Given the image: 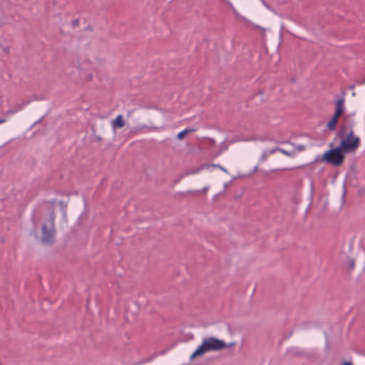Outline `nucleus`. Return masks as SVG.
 I'll return each instance as SVG.
<instances>
[{
  "label": "nucleus",
  "instance_id": "7c9ffc66",
  "mask_svg": "<svg viewBox=\"0 0 365 365\" xmlns=\"http://www.w3.org/2000/svg\"><path fill=\"white\" fill-rule=\"evenodd\" d=\"M262 1L264 5H265L267 8H269L268 5L267 4V3L264 0H262Z\"/></svg>",
  "mask_w": 365,
  "mask_h": 365
},
{
  "label": "nucleus",
  "instance_id": "4468645a",
  "mask_svg": "<svg viewBox=\"0 0 365 365\" xmlns=\"http://www.w3.org/2000/svg\"><path fill=\"white\" fill-rule=\"evenodd\" d=\"M224 1H225V2H227V3L230 5V6L231 7V9H232V11H233V13H234L236 16H238L240 19H242L243 21H247V19H246L244 16H240V15L237 13V11H236V9L234 8V6H232V4L229 1H227V0H225Z\"/></svg>",
  "mask_w": 365,
  "mask_h": 365
},
{
  "label": "nucleus",
  "instance_id": "c9c22d12",
  "mask_svg": "<svg viewBox=\"0 0 365 365\" xmlns=\"http://www.w3.org/2000/svg\"><path fill=\"white\" fill-rule=\"evenodd\" d=\"M226 187H227V184L225 185V189L226 188Z\"/></svg>",
  "mask_w": 365,
  "mask_h": 365
},
{
  "label": "nucleus",
  "instance_id": "5701e85b",
  "mask_svg": "<svg viewBox=\"0 0 365 365\" xmlns=\"http://www.w3.org/2000/svg\"><path fill=\"white\" fill-rule=\"evenodd\" d=\"M342 114L340 113H337V112H335L334 111V113L332 116V119H334V120H336L338 121L339 118H340V116Z\"/></svg>",
  "mask_w": 365,
  "mask_h": 365
},
{
  "label": "nucleus",
  "instance_id": "c756f323",
  "mask_svg": "<svg viewBox=\"0 0 365 365\" xmlns=\"http://www.w3.org/2000/svg\"><path fill=\"white\" fill-rule=\"evenodd\" d=\"M4 51L5 53H9V48H8V47L4 48Z\"/></svg>",
  "mask_w": 365,
  "mask_h": 365
},
{
  "label": "nucleus",
  "instance_id": "a211bd4d",
  "mask_svg": "<svg viewBox=\"0 0 365 365\" xmlns=\"http://www.w3.org/2000/svg\"><path fill=\"white\" fill-rule=\"evenodd\" d=\"M306 148L305 145H297L295 146V150L298 152L303 151Z\"/></svg>",
  "mask_w": 365,
  "mask_h": 365
},
{
  "label": "nucleus",
  "instance_id": "bb28decb",
  "mask_svg": "<svg viewBox=\"0 0 365 365\" xmlns=\"http://www.w3.org/2000/svg\"><path fill=\"white\" fill-rule=\"evenodd\" d=\"M208 190H209V187H205L201 190H199V191H200V192L206 193Z\"/></svg>",
  "mask_w": 365,
  "mask_h": 365
},
{
  "label": "nucleus",
  "instance_id": "20e7f679",
  "mask_svg": "<svg viewBox=\"0 0 365 365\" xmlns=\"http://www.w3.org/2000/svg\"><path fill=\"white\" fill-rule=\"evenodd\" d=\"M49 225L43 224L41 227V241L46 245H52L55 242L56 230L54 221H49Z\"/></svg>",
  "mask_w": 365,
  "mask_h": 365
},
{
  "label": "nucleus",
  "instance_id": "2f4dec72",
  "mask_svg": "<svg viewBox=\"0 0 365 365\" xmlns=\"http://www.w3.org/2000/svg\"><path fill=\"white\" fill-rule=\"evenodd\" d=\"M5 121H6V120H5V119L1 118V123H4V122H5Z\"/></svg>",
  "mask_w": 365,
  "mask_h": 365
},
{
  "label": "nucleus",
  "instance_id": "39448f33",
  "mask_svg": "<svg viewBox=\"0 0 365 365\" xmlns=\"http://www.w3.org/2000/svg\"><path fill=\"white\" fill-rule=\"evenodd\" d=\"M354 125L355 123L354 120L352 119V116L351 114L344 115L337 133V136L342 138L346 134L351 133V131L354 132Z\"/></svg>",
  "mask_w": 365,
  "mask_h": 365
},
{
  "label": "nucleus",
  "instance_id": "2eb2a0df",
  "mask_svg": "<svg viewBox=\"0 0 365 365\" xmlns=\"http://www.w3.org/2000/svg\"><path fill=\"white\" fill-rule=\"evenodd\" d=\"M81 76L82 78H85L88 81H91L93 80V73H92L86 74L83 71H81Z\"/></svg>",
  "mask_w": 365,
  "mask_h": 365
},
{
  "label": "nucleus",
  "instance_id": "393cba45",
  "mask_svg": "<svg viewBox=\"0 0 365 365\" xmlns=\"http://www.w3.org/2000/svg\"><path fill=\"white\" fill-rule=\"evenodd\" d=\"M354 265H355L354 260V259H350V260L349 261V269H354Z\"/></svg>",
  "mask_w": 365,
  "mask_h": 365
},
{
  "label": "nucleus",
  "instance_id": "473e14b6",
  "mask_svg": "<svg viewBox=\"0 0 365 365\" xmlns=\"http://www.w3.org/2000/svg\"><path fill=\"white\" fill-rule=\"evenodd\" d=\"M40 121H41V119H40V120H37V121L34 123V125H36V124L38 123Z\"/></svg>",
  "mask_w": 365,
  "mask_h": 365
},
{
  "label": "nucleus",
  "instance_id": "4be33fe9",
  "mask_svg": "<svg viewBox=\"0 0 365 365\" xmlns=\"http://www.w3.org/2000/svg\"><path fill=\"white\" fill-rule=\"evenodd\" d=\"M200 168H197V169H195V170H191L188 172H187L185 175H191V174H195V173H197L200 171Z\"/></svg>",
  "mask_w": 365,
  "mask_h": 365
},
{
  "label": "nucleus",
  "instance_id": "b1692460",
  "mask_svg": "<svg viewBox=\"0 0 365 365\" xmlns=\"http://www.w3.org/2000/svg\"><path fill=\"white\" fill-rule=\"evenodd\" d=\"M140 129H147L148 130H153L157 129L155 127L149 128V127L146 126L145 125L140 126Z\"/></svg>",
  "mask_w": 365,
  "mask_h": 365
},
{
  "label": "nucleus",
  "instance_id": "6e6552de",
  "mask_svg": "<svg viewBox=\"0 0 365 365\" xmlns=\"http://www.w3.org/2000/svg\"><path fill=\"white\" fill-rule=\"evenodd\" d=\"M49 205V221H55L56 214H55V207H56V200L48 202Z\"/></svg>",
  "mask_w": 365,
  "mask_h": 365
},
{
  "label": "nucleus",
  "instance_id": "0eeeda50",
  "mask_svg": "<svg viewBox=\"0 0 365 365\" xmlns=\"http://www.w3.org/2000/svg\"><path fill=\"white\" fill-rule=\"evenodd\" d=\"M344 98H338L335 101V112L340 113L341 114L344 112Z\"/></svg>",
  "mask_w": 365,
  "mask_h": 365
},
{
  "label": "nucleus",
  "instance_id": "c85d7f7f",
  "mask_svg": "<svg viewBox=\"0 0 365 365\" xmlns=\"http://www.w3.org/2000/svg\"><path fill=\"white\" fill-rule=\"evenodd\" d=\"M86 31H93V28H92V26H91L89 25V26H88L86 28Z\"/></svg>",
  "mask_w": 365,
  "mask_h": 365
},
{
  "label": "nucleus",
  "instance_id": "cd10ccee",
  "mask_svg": "<svg viewBox=\"0 0 365 365\" xmlns=\"http://www.w3.org/2000/svg\"><path fill=\"white\" fill-rule=\"evenodd\" d=\"M341 365H353L352 363L349 361H343Z\"/></svg>",
  "mask_w": 365,
  "mask_h": 365
},
{
  "label": "nucleus",
  "instance_id": "f03ea898",
  "mask_svg": "<svg viewBox=\"0 0 365 365\" xmlns=\"http://www.w3.org/2000/svg\"><path fill=\"white\" fill-rule=\"evenodd\" d=\"M344 152L337 146L332 148L326 151L322 157L324 162L334 165V167H339L345 159Z\"/></svg>",
  "mask_w": 365,
  "mask_h": 365
},
{
  "label": "nucleus",
  "instance_id": "412c9836",
  "mask_svg": "<svg viewBox=\"0 0 365 365\" xmlns=\"http://www.w3.org/2000/svg\"><path fill=\"white\" fill-rule=\"evenodd\" d=\"M79 19H76L72 21L71 24L73 28H76L79 26Z\"/></svg>",
  "mask_w": 365,
  "mask_h": 365
},
{
  "label": "nucleus",
  "instance_id": "f257e3e1",
  "mask_svg": "<svg viewBox=\"0 0 365 365\" xmlns=\"http://www.w3.org/2000/svg\"><path fill=\"white\" fill-rule=\"evenodd\" d=\"M235 343L226 344L223 340L217 339L214 336L205 338L202 343L197 348L190 357V360L203 356L208 351H220L225 348L232 346Z\"/></svg>",
  "mask_w": 365,
  "mask_h": 365
},
{
  "label": "nucleus",
  "instance_id": "1a4fd4ad",
  "mask_svg": "<svg viewBox=\"0 0 365 365\" xmlns=\"http://www.w3.org/2000/svg\"><path fill=\"white\" fill-rule=\"evenodd\" d=\"M197 129L196 128H187V129H185L183 130H182L181 132L178 133V135H177V138L180 140H182L185 136L190 133H192V132H195Z\"/></svg>",
  "mask_w": 365,
  "mask_h": 365
},
{
  "label": "nucleus",
  "instance_id": "7ed1b4c3",
  "mask_svg": "<svg viewBox=\"0 0 365 365\" xmlns=\"http://www.w3.org/2000/svg\"><path fill=\"white\" fill-rule=\"evenodd\" d=\"M341 138L339 146L345 153L354 152L360 145V138L355 135L354 132L351 131Z\"/></svg>",
  "mask_w": 365,
  "mask_h": 365
},
{
  "label": "nucleus",
  "instance_id": "a878e982",
  "mask_svg": "<svg viewBox=\"0 0 365 365\" xmlns=\"http://www.w3.org/2000/svg\"><path fill=\"white\" fill-rule=\"evenodd\" d=\"M322 155H317L315 158V162H324V160L322 159Z\"/></svg>",
  "mask_w": 365,
  "mask_h": 365
},
{
  "label": "nucleus",
  "instance_id": "dca6fc26",
  "mask_svg": "<svg viewBox=\"0 0 365 365\" xmlns=\"http://www.w3.org/2000/svg\"><path fill=\"white\" fill-rule=\"evenodd\" d=\"M59 205L61 207V210L63 214V215H66V207H67V203L63 201L59 202Z\"/></svg>",
  "mask_w": 365,
  "mask_h": 365
},
{
  "label": "nucleus",
  "instance_id": "ddd939ff",
  "mask_svg": "<svg viewBox=\"0 0 365 365\" xmlns=\"http://www.w3.org/2000/svg\"><path fill=\"white\" fill-rule=\"evenodd\" d=\"M274 150H275V152L279 151L282 153H283L284 155H285L287 156H289V157H292L294 154V153L292 152V151H287V150H284V149H282L281 148H279V147L274 148Z\"/></svg>",
  "mask_w": 365,
  "mask_h": 365
},
{
  "label": "nucleus",
  "instance_id": "f3484780",
  "mask_svg": "<svg viewBox=\"0 0 365 365\" xmlns=\"http://www.w3.org/2000/svg\"><path fill=\"white\" fill-rule=\"evenodd\" d=\"M200 193L199 190H188L186 192H182L181 195L185 196L186 194L197 195Z\"/></svg>",
  "mask_w": 365,
  "mask_h": 365
},
{
  "label": "nucleus",
  "instance_id": "6ab92c4d",
  "mask_svg": "<svg viewBox=\"0 0 365 365\" xmlns=\"http://www.w3.org/2000/svg\"><path fill=\"white\" fill-rule=\"evenodd\" d=\"M212 167H214V168H218V169H220L222 170V171H224L225 173H227V170L223 168L222 166L220 165H217V164H212L211 165Z\"/></svg>",
  "mask_w": 365,
  "mask_h": 365
},
{
  "label": "nucleus",
  "instance_id": "9b49d317",
  "mask_svg": "<svg viewBox=\"0 0 365 365\" xmlns=\"http://www.w3.org/2000/svg\"><path fill=\"white\" fill-rule=\"evenodd\" d=\"M337 123H338V121L336 120L331 118L328 122L327 127L331 131L335 130L336 129Z\"/></svg>",
  "mask_w": 365,
  "mask_h": 365
},
{
  "label": "nucleus",
  "instance_id": "9d476101",
  "mask_svg": "<svg viewBox=\"0 0 365 365\" xmlns=\"http://www.w3.org/2000/svg\"><path fill=\"white\" fill-rule=\"evenodd\" d=\"M275 153V150H274V148H272V149H271V150H264V151L262 153V155H261V157H260L259 160H260L261 162H264V161H265V160L267 159V158H268V156H269V155H272V154H273V153Z\"/></svg>",
  "mask_w": 365,
  "mask_h": 365
},
{
  "label": "nucleus",
  "instance_id": "72a5a7b5",
  "mask_svg": "<svg viewBox=\"0 0 365 365\" xmlns=\"http://www.w3.org/2000/svg\"><path fill=\"white\" fill-rule=\"evenodd\" d=\"M96 139H97V140H101V138L100 137H98Z\"/></svg>",
  "mask_w": 365,
  "mask_h": 365
},
{
  "label": "nucleus",
  "instance_id": "423d86ee",
  "mask_svg": "<svg viewBox=\"0 0 365 365\" xmlns=\"http://www.w3.org/2000/svg\"><path fill=\"white\" fill-rule=\"evenodd\" d=\"M125 125V120L122 115H118L114 120L112 121L113 128H121Z\"/></svg>",
  "mask_w": 365,
  "mask_h": 365
},
{
  "label": "nucleus",
  "instance_id": "aec40b11",
  "mask_svg": "<svg viewBox=\"0 0 365 365\" xmlns=\"http://www.w3.org/2000/svg\"><path fill=\"white\" fill-rule=\"evenodd\" d=\"M292 169L293 168H279V169L271 170L270 172L271 173H274V172H276V171H285V170H292Z\"/></svg>",
  "mask_w": 365,
  "mask_h": 365
},
{
  "label": "nucleus",
  "instance_id": "f8f14e48",
  "mask_svg": "<svg viewBox=\"0 0 365 365\" xmlns=\"http://www.w3.org/2000/svg\"><path fill=\"white\" fill-rule=\"evenodd\" d=\"M22 108V106L21 105H18L16 106H15L14 108H12L11 109H9L5 113L4 115H9V114H14L16 112H18L19 110H20Z\"/></svg>",
  "mask_w": 365,
  "mask_h": 365
},
{
  "label": "nucleus",
  "instance_id": "f704fd0d",
  "mask_svg": "<svg viewBox=\"0 0 365 365\" xmlns=\"http://www.w3.org/2000/svg\"><path fill=\"white\" fill-rule=\"evenodd\" d=\"M257 166H256V167L255 168V169H254V172H255V171L257 170Z\"/></svg>",
  "mask_w": 365,
  "mask_h": 365
}]
</instances>
